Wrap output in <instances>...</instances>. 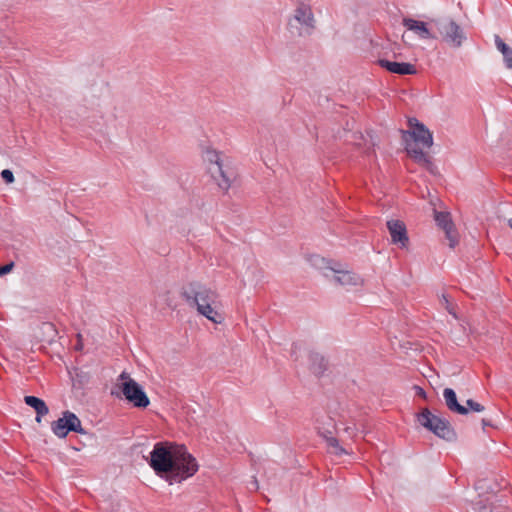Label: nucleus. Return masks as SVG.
<instances>
[{
  "label": "nucleus",
  "instance_id": "f257e3e1",
  "mask_svg": "<svg viewBox=\"0 0 512 512\" xmlns=\"http://www.w3.org/2000/svg\"><path fill=\"white\" fill-rule=\"evenodd\" d=\"M147 462L155 474L170 485L192 477L199 468L196 458L184 444L171 441L156 442Z\"/></svg>",
  "mask_w": 512,
  "mask_h": 512
},
{
  "label": "nucleus",
  "instance_id": "f03ea898",
  "mask_svg": "<svg viewBox=\"0 0 512 512\" xmlns=\"http://www.w3.org/2000/svg\"><path fill=\"white\" fill-rule=\"evenodd\" d=\"M180 296L189 307L196 308L197 312L215 324L224 320L215 309L218 293L200 281H190L180 289Z\"/></svg>",
  "mask_w": 512,
  "mask_h": 512
},
{
  "label": "nucleus",
  "instance_id": "7ed1b4c3",
  "mask_svg": "<svg viewBox=\"0 0 512 512\" xmlns=\"http://www.w3.org/2000/svg\"><path fill=\"white\" fill-rule=\"evenodd\" d=\"M408 123L410 131H402V133L404 135H410L415 143H406L405 149L407 153L418 163H423L425 165L431 164L429 156L420 147H418V144H421L423 148H430L433 145L432 133L416 118L409 119Z\"/></svg>",
  "mask_w": 512,
  "mask_h": 512
},
{
  "label": "nucleus",
  "instance_id": "20e7f679",
  "mask_svg": "<svg viewBox=\"0 0 512 512\" xmlns=\"http://www.w3.org/2000/svg\"><path fill=\"white\" fill-rule=\"evenodd\" d=\"M203 159L208 164V172L219 188L227 191L235 178L234 171L223 163L220 154L214 149L207 148L203 152Z\"/></svg>",
  "mask_w": 512,
  "mask_h": 512
},
{
  "label": "nucleus",
  "instance_id": "39448f33",
  "mask_svg": "<svg viewBox=\"0 0 512 512\" xmlns=\"http://www.w3.org/2000/svg\"><path fill=\"white\" fill-rule=\"evenodd\" d=\"M313 265L322 270H329L334 273L333 279L342 286H358L363 280L360 275L344 269L343 265L330 259L320 256L313 258Z\"/></svg>",
  "mask_w": 512,
  "mask_h": 512
},
{
  "label": "nucleus",
  "instance_id": "423d86ee",
  "mask_svg": "<svg viewBox=\"0 0 512 512\" xmlns=\"http://www.w3.org/2000/svg\"><path fill=\"white\" fill-rule=\"evenodd\" d=\"M417 420L420 425L439 438L444 440H452L455 438L456 434L449 420L432 414L428 408L423 409L417 415Z\"/></svg>",
  "mask_w": 512,
  "mask_h": 512
},
{
  "label": "nucleus",
  "instance_id": "0eeeda50",
  "mask_svg": "<svg viewBox=\"0 0 512 512\" xmlns=\"http://www.w3.org/2000/svg\"><path fill=\"white\" fill-rule=\"evenodd\" d=\"M124 399L134 408L145 409L150 405V399L142 385L135 379H129L118 385Z\"/></svg>",
  "mask_w": 512,
  "mask_h": 512
},
{
  "label": "nucleus",
  "instance_id": "6e6552de",
  "mask_svg": "<svg viewBox=\"0 0 512 512\" xmlns=\"http://www.w3.org/2000/svg\"><path fill=\"white\" fill-rule=\"evenodd\" d=\"M51 431L60 439L66 438L70 432L86 434L79 417L69 410L64 411L60 418L51 423Z\"/></svg>",
  "mask_w": 512,
  "mask_h": 512
},
{
  "label": "nucleus",
  "instance_id": "1a4fd4ad",
  "mask_svg": "<svg viewBox=\"0 0 512 512\" xmlns=\"http://www.w3.org/2000/svg\"><path fill=\"white\" fill-rule=\"evenodd\" d=\"M440 32L443 35V39L454 48L461 47L466 40L463 29L453 20L442 24Z\"/></svg>",
  "mask_w": 512,
  "mask_h": 512
},
{
  "label": "nucleus",
  "instance_id": "9d476101",
  "mask_svg": "<svg viewBox=\"0 0 512 512\" xmlns=\"http://www.w3.org/2000/svg\"><path fill=\"white\" fill-rule=\"evenodd\" d=\"M387 228L393 244L399 245L401 248H405L408 245L409 237L404 222L397 219L389 220L387 221Z\"/></svg>",
  "mask_w": 512,
  "mask_h": 512
},
{
  "label": "nucleus",
  "instance_id": "9b49d317",
  "mask_svg": "<svg viewBox=\"0 0 512 512\" xmlns=\"http://www.w3.org/2000/svg\"><path fill=\"white\" fill-rule=\"evenodd\" d=\"M378 64L380 67L387 71L399 75H413L416 74L414 65L407 62H393L386 59H379Z\"/></svg>",
  "mask_w": 512,
  "mask_h": 512
},
{
  "label": "nucleus",
  "instance_id": "f8f14e48",
  "mask_svg": "<svg viewBox=\"0 0 512 512\" xmlns=\"http://www.w3.org/2000/svg\"><path fill=\"white\" fill-rule=\"evenodd\" d=\"M403 26L413 31L420 39H435V35L430 31L426 22L412 18H404Z\"/></svg>",
  "mask_w": 512,
  "mask_h": 512
},
{
  "label": "nucleus",
  "instance_id": "ddd939ff",
  "mask_svg": "<svg viewBox=\"0 0 512 512\" xmlns=\"http://www.w3.org/2000/svg\"><path fill=\"white\" fill-rule=\"evenodd\" d=\"M435 221L437 225L444 230L446 237L450 241L449 246L454 248L457 244V240L453 236V223L450 214L447 212H436Z\"/></svg>",
  "mask_w": 512,
  "mask_h": 512
},
{
  "label": "nucleus",
  "instance_id": "4468645a",
  "mask_svg": "<svg viewBox=\"0 0 512 512\" xmlns=\"http://www.w3.org/2000/svg\"><path fill=\"white\" fill-rule=\"evenodd\" d=\"M443 397L447 408L460 415H467L468 409L464 405H461L457 400L456 392L452 388H445L443 391Z\"/></svg>",
  "mask_w": 512,
  "mask_h": 512
},
{
  "label": "nucleus",
  "instance_id": "2eb2a0df",
  "mask_svg": "<svg viewBox=\"0 0 512 512\" xmlns=\"http://www.w3.org/2000/svg\"><path fill=\"white\" fill-rule=\"evenodd\" d=\"M24 402L29 407L33 408L36 412L35 420L40 423L43 416L47 415L49 412V408L46 405L45 401L39 397L28 395L24 397Z\"/></svg>",
  "mask_w": 512,
  "mask_h": 512
},
{
  "label": "nucleus",
  "instance_id": "dca6fc26",
  "mask_svg": "<svg viewBox=\"0 0 512 512\" xmlns=\"http://www.w3.org/2000/svg\"><path fill=\"white\" fill-rule=\"evenodd\" d=\"M308 357L311 372L317 376L322 375L327 368V362L324 357L316 352H310Z\"/></svg>",
  "mask_w": 512,
  "mask_h": 512
},
{
  "label": "nucleus",
  "instance_id": "f3484780",
  "mask_svg": "<svg viewBox=\"0 0 512 512\" xmlns=\"http://www.w3.org/2000/svg\"><path fill=\"white\" fill-rule=\"evenodd\" d=\"M294 19L302 25L313 27V14L308 6H299L295 11Z\"/></svg>",
  "mask_w": 512,
  "mask_h": 512
},
{
  "label": "nucleus",
  "instance_id": "a211bd4d",
  "mask_svg": "<svg viewBox=\"0 0 512 512\" xmlns=\"http://www.w3.org/2000/svg\"><path fill=\"white\" fill-rule=\"evenodd\" d=\"M329 436H325V441L330 448L334 449V453L338 456L347 454V451L339 444L336 437L333 436V432H328Z\"/></svg>",
  "mask_w": 512,
  "mask_h": 512
},
{
  "label": "nucleus",
  "instance_id": "6ab92c4d",
  "mask_svg": "<svg viewBox=\"0 0 512 512\" xmlns=\"http://www.w3.org/2000/svg\"><path fill=\"white\" fill-rule=\"evenodd\" d=\"M469 512H492V507L487 499H479L471 503Z\"/></svg>",
  "mask_w": 512,
  "mask_h": 512
},
{
  "label": "nucleus",
  "instance_id": "aec40b11",
  "mask_svg": "<svg viewBox=\"0 0 512 512\" xmlns=\"http://www.w3.org/2000/svg\"><path fill=\"white\" fill-rule=\"evenodd\" d=\"M465 407H467L468 411L471 410L478 413L485 410V407L482 404L474 401L473 399H468Z\"/></svg>",
  "mask_w": 512,
  "mask_h": 512
},
{
  "label": "nucleus",
  "instance_id": "412c9836",
  "mask_svg": "<svg viewBox=\"0 0 512 512\" xmlns=\"http://www.w3.org/2000/svg\"><path fill=\"white\" fill-rule=\"evenodd\" d=\"M495 45L497 49L502 53V55L507 54L509 47L499 35H495Z\"/></svg>",
  "mask_w": 512,
  "mask_h": 512
},
{
  "label": "nucleus",
  "instance_id": "4be33fe9",
  "mask_svg": "<svg viewBox=\"0 0 512 512\" xmlns=\"http://www.w3.org/2000/svg\"><path fill=\"white\" fill-rule=\"evenodd\" d=\"M1 177L4 180L5 183H13L14 182V175L13 172L9 169H4L1 172Z\"/></svg>",
  "mask_w": 512,
  "mask_h": 512
},
{
  "label": "nucleus",
  "instance_id": "5701e85b",
  "mask_svg": "<svg viewBox=\"0 0 512 512\" xmlns=\"http://www.w3.org/2000/svg\"><path fill=\"white\" fill-rule=\"evenodd\" d=\"M13 267H14V262L13 261H11V262H9V263H7L5 265L0 266V277H2L4 275L8 274L9 272H11Z\"/></svg>",
  "mask_w": 512,
  "mask_h": 512
},
{
  "label": "nucleus",
  "instance_id": "b1692460",
  "mask_svg": "<svg viewBox=\"0 0 512 512\" xmlns=\"http://www.w3.org/2000/svg\"><path fill=\"white\" fill-rule=\"evenodd\" d=\"M344 432L350 437L353 438L357 435L358 428L355 424L348 425L344 428Z\"/></svg>",
  "mask_w": 512,
  "mask_h": 512
},
{
  "label": "nucleus",
  "instance_id": "393cba45",
  "mask_svg": "<svg viewBox=\"0 0 512 512\" xmlns=\"http://www.w3.org/2000/svg\"><path fill=\"white\" fill-rule=\"evenodd\" d=\"M505 66L509 69H512V48H510L507 54L503 55Z\"/></svg>",
  "mask_w": 512,
  "mask_h": 512
},
{
  "label": "nucleus",
  "instance_id": "a878e982",
  "mask_svg": "<svg viewBox=\"0 0 512 512\" xmlns=\"http://www.w3.org/2000/svg\"><path fill=\"white\" fill-rule=\"evenodd\" d=\"M414 390H415V393H416L417 396H419V397H421L423 399H425L427 397V393H426V391L422 387H420L418 385H415L414 386Z\"/></svg>",
  "mask_w": 512,
  "mask_h": 512
},
{
  "label": "nucleus",
  "instance_id": "bb28decb",
  "mask_svg": "<svg viewBox=\"0 0 512 512\" xmlns=\"http://www.w3.org/2000/svg\"><path fill=\"white\" fill-rule=\"evenodd\" d=\"M129 379H133L132 377H130V375L126 372V371H123L119 376H118V380L120 381V383L124 382V381H129Z\"/></svg>",
  "mask_w": 512,
  "mask_h": 512
},
{
  "label": "nucleus",
  "instance_id": "cd10ccee",
  "mask_svg": "<svg viewBox=\"0 0 512 512\" xmlns=\"http://www.w3.org/2000/svg\"><path fill=\"white\" fill-rule=\"evenodd\" d=\"M318 430H319L320 436H322L324 439H325V436H329L328 432H332L331 430L321 428V427H318Z\"/></svg>",
  "mask_w": 512,
  "mask_h": 512
},
{
  "label": "nucleus",
  "instance_id": "c85d7f7f",
  "mask_svg": "<svg viewBox=\"0 0 512 512\" xmlns=\"http://www.w3.org/2000/svg\"><path fill=\"white\" fill-rule=\"evenodd\" d=\"M249 489L250 490H252V489L253 490H257L258 489V482H257L256 478H254L253 481H251Z\"/></svg>",
  "mask_w": 512,
  "mask_h": 512
},
{
  "label": "nucleus",
  "instance_id": "c756f323",
  "mask_svg": "<svg viewBox=\"0 0 512 512\" xmlns=\"http://www.w3.org/2000/svg\"><path fill=\"white\" fill-rule=\"evenodd\" d=\"M480 483H481V482L476 483V486H475V488H476V489H480V488H482V486L480 485Z\"/></svg>",
  "mask_w": 512,
  "mask_h": 512
},
{
  "label": "nucleus",
  "instance_id": "7c9ffc66",
  "mask_svg": "<svg viewBox=\"0 0 512 512\" xmlns=\"http://www.w3.org/2000/svg\"><path fill=\"white\" fill-rule=\"evenodd\" d=\"M76 349H77V350H81V349H82V345H81V344H78V345L76 346Z\"/></svg>",
  "mask_w": 512,
  "mask_h": 512
},
{
  "label": "nucleus",
  "instance_id": "2f4dec72",
  "mask_svg": "<svg viewBox=\"0 0 512 512\" xmlns=\"http://www.w3.org/2000/svg\"><path fill=\"white\" fill-rule=\"evenodd\" d=\"M112 395L116 396V397H120V395L118 393H115V392H112Z\"/></svg>",
  "mask_w": 512,
  "mask_h": 512
},
{
  "label": "nucleus",
  "instance_id": "473e14b6",
  "mask_svg": "<svg viewBox=\"0 0 512 512\" xmlns=\"http://www.w3.org/2000/svg\"><path fill=\"white\" fill-rule=\"evenodd\" d=\"M509 226L512 228V219L508 221Z\"/></svg>",
  "mask_w": 512,
  "mask_h": 512
},
{
  "label": "nucleus",
  "instance_id": "72a5a7b5",
  "mask_svg": "<svg viewBox=\"0 0 512 512\" xmlns=\"http://www.w3.org/2000/svg\"><path fill=\"white\" fill-rule=\"evenodd\" d=\"M482 423H483L484 425H487V422H486L484 419L482 420Z\"/></svg>",
  "mask_w": 512,
  "mask_h": 512
}]
</instances>
